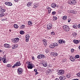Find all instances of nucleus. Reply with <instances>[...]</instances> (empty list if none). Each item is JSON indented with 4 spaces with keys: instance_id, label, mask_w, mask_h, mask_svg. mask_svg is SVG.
<instances>
[{
    "instance_id": "obj_48",
    "label": "nucleus",
    "mask_w": 80,
    "mask_h": 80,
    "mask_svg": "<svg viewBox=\"0 0 80 80\" xmlns=\"http://www.w3.org/2000/svg\"><path fill=\"white\" fill-rule=\"evenodd\" d=\"M15 67H17V66L15 64L14 65L12 66V68H15Z\"/></svg>"
},
{
    "instance_id": "obj_64",
    "label": "nucleus",
    "mask_w": 80,
    "mask_h": 80,
    "mask_svg": "<svg viewBox=\"0 0 80 80\" xmlns=\"http://www.w3.org/2000/svg\"><path fill=\"white\" fill-rule=\"evenodd\" d=\"M38 80H41V79H39Z\"/></svg>"
},
{
    "instance_id": "obj_21",
    "label": "nucleus",
    "mask_w": 80,
    "mask_h": 80,
    "mask_svg": "<svg viewBox=\"0 0 80 80\" xmlns=\"http://www.w3.org/2000/svg\"><path fill=\"white\" fill-rule=\"evenodd\" d=\"M4 15H5V14H4V13H0V17H3Z\"/></svg>"
},
{
    "instance_id": "obj_23",
    "label": "nucleus",
    "mask_w": 80,
    "mask_h": 80,
    "mask_svg": "<svg viewBox=\"0 0 80 80\" xmlns=\"http://www.w3.org/2000/svg\"><path fill=\"white\" fill-rule=\"evenodd\" d=\"M53 44H54V47H58V44L56 42H54L53 43Z\"/></svg>"
},
{
    "instance_id": "obj_56",
    "label": "nucleus",
    "mask_w": 80,
    "mask_h": 80,
    "mask_svg": "<svg viewBox=\"0 0 80 80\" xmlns=\"http://www.w3.org/2000/svg\"><path fill=\"white\" fill-rule=\"evenodd\" d=\"M65 43V41H63V43Z\"/></svg>"
},
{
    "instance_id": "obj_37",
    "label": "nucleus",
    "mask_w": 80,
    "mask_h": 80,
    "mask_svg": "<svg viewBox=\"0 0 80 80\" xmlns=\"http://www.w3.org/2000/svg\"><path fill=\"white\" fill-rule=\"evenodd\" d=\"M52 14L53 15H55V14H56V12H54V11L52 12Z\"/></svg>"
},
{
    "instance_id": "obj_33",
    "label": "nucleus",
    "mask_w": 80,
    "mask_h": 80,
    "mask_svg": "<svg viewBox=\"0 0 80 80\" xmlns=\"http://www.w3.org/2000/svg\"><path fill=\"white\" fill-rule=\"evenodd\" d=\"M43 65L45 67H46V66H47V64L46 63H43Z\"/></svg>"
},
{
    "instance_id": "obj_30",
    "label": "nucleus",
    "mask_w": 80,
    "mask_h": 80,
    "mask_svg": "<svg viewBox=\"0 0 80 80\" xmlns=\"http://www.w3.org/2000/svg\"><path fill=\"white\" fill-rule=\"evenodd\" d=\"M79 58L80 57H79V55H77L75 56V58Z\"/></svg>"
},
{
    "instance_id": "obj_62",
    "label": "nucleus",
    "mask_w": 80,
    "mask_h": 80,
    "mask_svg": "<svg viewBox=\"0 0 80 80\" xmlns=\"http://www.w3.org/2000/svg\"><path fill=\"white\" fill-rule=\"evenodd\" d=\"M15 2H18V0H14Z\"/></svg>"
},
{
    "instance_id": "obj_12",
    "label": "nucleus",
    "mask_w": 80,
    "mask_h": 80,
    "mask_svg": "<svg viewBox=\"0 0 80 80\" xmlns=\"http://www.w3.org/2000/svg\"><path fill=\"white\" fill-rule=\"evenodd\" d=\"M15 64H16V67H18V66H20V65H21V63L20 62H17Z\"/></svg>"
},
{
    "instance_id": "obj_6",
    "label": "nucleus",
    "mask_w": 80,
    "mask_h": 80,
    "mask_svg": "<svg viewBox=\"0 0 80 80\" xmlns=\"http://www.w3.org/2000/svg\"><path fill=\"white\" fill-rule=\"evenodd\" d=\"M71 5H72L73 4H75L76 3V1L75 0H71L68 2Z\"/></svg>"
},
{
    "instance_id": "obj_9",
    "label": "nucleus",
    "mask_w": 80,
    "mask_h": 80,
    "mask_svg": "<svg viewBox=\"0 0 80 80\" xmlns=\"http://www.w3.org/2000/svg\"><path fill=\"white\" fill-rule=\"evenodd\" d=\"M69 13H76L77 12L75 10H70L68 11Z\"/></svg>"
},
{
    "instance_id": "obj_10",
    "label": "nucleus",
    "mask_w": 80,
    "mask_h": 80,
    "mask_svg": "<svg viewBox=\"0 0 80 80\" xmlns=\"http://www.w3.org/2000/svg\"><path fill=\"white\" fill-rule=\"evenodd\" d=\"M4 47H5L6 48H10V46L8 45V44H5L4 45Z\"/></svg>"
},
{
    "instance_id": "obj_52",
    "label": "nucleus",
    "mask_w": 80,
    "mask_h": 80,
    "mask_svg": "<svg viewBox=\"0 0 80 80\" xmlns=\"http://www.w3.org/2000/svg\"><path fill=\"white\" fill-rule=\"evenodd\" d=\"M38 74V72H36L35 75H37Z\"/></svg>"
},
{
    "instance_id": "obj_63",
    "label": "nucleus",
    "mask_w": 80,
    "mask_h": 80,
    "mask_svg": "<svg viewBox=\"0 0 80 80\" xmlns=\"http://www.w3.org/2000/svg\"><path fill=\"white\" fill-rule=\"evenodd\" d=\"M79 49L80 50V46H79Z\"/></svg>"
},
{
    "instance_id": "obj_11",
    "label": "nucleus",
    "mask_w": 80,
    "mask_h": 80,
    "mask_svg": "<svg viewBox=\"0 0 80 80\" xmlns=\"http://www.w3.org/2000/svg\"><path fill=\"white\" fill-rule=\"evenodd\" d=\"M59 78L60 80H65V77H63V76H60L59 77Z\"/></svg>"
},
{
    "instance_id": "obj_41",
    "label": "nucleus",
    "mask_w": 80,
    "mask_h": 80,
    "mask_svg": "<svg viewBox=\"0 0 80 80\" xmlns=\"http://www.w3.org/2000/svg\"><path fill=\"white\" fill-rule=\"evenodd\" d=\"M29 40V39L28 38H26V42H28Z\"/></svg>"
},
{
    "instance_id": "obj_57",
    "label": "nucleus",
    "mask_w": 80,
    "mask_h": 80,
    "mask_svg": "<svg viewBox=\"0 0 80 80\" xmlns=\"http://www.w3.org/2000/svg\"><path fill=\"white\" fill-rule=\"evenodd\" d=\"M2 59L1 58H0V62H1V61H2Z\"/></svg>"
},
{
    "instance_id": "obj_2",
    "label": "nucleus",
    "mask_w": 80,
    "mask_h": 80,
    "mask_svg": "<svg viewBox=\"0 0 80 80\" xmlns=\"http://www.w3.org/2000/svg\"><path fill=\"white\" fill-rule=\"evenodd\" d=\"M63 28L66 32H69L70 30V28L68 26L65 25L63 26Z\"/></svg>"
},
{
    "instance_id": "obj_28",
    "label": "nucleus",
    "mask_w": 80,
    "mask_h": 80,
    "mask_svg": "<svg viewBox=\"0 0 80 80\" xmlns=\"http://www.w3.org/2000/svg\"><path fill=\"white\" fill-rule=\"evenodd\" d=\"M28 24L29 25H32V21H29L28 22Z\"/></svg>"
},
{
    "instance_id": "obj_3",
    "label": "nucleus",
    "mask_w": 80,
    "mask_h": 80,
    "mask_svg": "<svg viewBox=\"0 0 80 80\" xmlns=\"http://www.w3.org/2000/svg\"><path fill=\"white\" fill-rule=\"evenodd\" d=\"M45 55L43 54H40L38 56V59H42V58H45Z\"/></svg>"
},
{
    "instance_id": "obj_31",
    "label": "nucleus",
    "mask_w": 80,
    "mask_h": 80,
    "mask_svg": "<svg viewBox=\"0 0 80 80\" xmlns=\"http://www.w3.org/2000/svg\"><path fill=\"white\" fill-rule=\"evenodd\" d=\"M26 38H30V35L28 34H27L26 36Z\"/></svg>"
},
{
    "instance_id": "obj_42",
    "label": "nucleus",
    "mask_w": 80,
    "mask_h": 80,
    "mask_svg": "<svg viewBox=\"0 0 80 80\" xmlns=\"http://www.w3.org/2000/svg\"><path fill=\"white\" fill-rule=\"evenodd\" d=\"M62 62H66V59H65V58L63 59L62 60Z\"/></svg>"
},
{
    "instance_id": "obj_34",
    "label": "nucleus",
    "mask_w": 80,
    "mask_h": 80,
    "mask_svg": "<svg viewBox=\"0 0 80 80\" xmlns=\"http://www.w3.org/2000/svg\"><path fill=\"white\" fill-rule=\"evenodd\" d=\"M73 27L74 28H75V29H76V28H77V26L75 25H74L73 26Z\"/></svg>"
},
{
    "instance_id": "obj_59",
    "label": "nucleus",
    "mask_w": 80,
    "mask_h": 80,
    "mask_svg": "<svg viewBox=\"0 0 80 80\" xmlns=\"http://www.w3.org/2000/svg\"><path fill=\"white\" fill-rule=\"evenodd\" d=\"M55 80H59L58 79V78H56V79H55Z\"/></svg>"
},
{
    "instance_id": "obj_40",
    "label": "nucleus",
    "mask_w": 80,
    "mask_h": 80,
    "mask_svg": "<svg viewBox=\"0 0 80 80\" xmlns=\"http://www.w3.org/2000/svg\"><path fill=\"white\" fill-rule=\"evenodd\" d=\"M51 35H55V32H52L51 33Z\"/></svg>"
},
{
    "instance_id": "obj_50",
    "label": "nucleus",
    "mask_w": 80,
    "mask_h": 80,
    "mask_svg": "<svg viewBox=\"0 0 80 80\" xmlns=\"http://www.w3.org/2000/svg\"><path fill=\"white\" fill-rule=\"evenodd\" d=\"M50 28H50V27H48V26L47 28V29H48V30H50Z\"/></svg>"
},
{
    "instance_id": "obj_13",
    "label": "nucleus",
    "mask_w": 80,
    "mask_h": 80,
    "mask_svg": "<svg viewBox=\"0 0 80 80\" xmlns=\"http://www.w3.org/2000/svg\"><path fill=\"white\" fill-rule=\"evenodd\" d=\"M42 42L44 43V46L46 47V46L47 45V41L46 40H43Z\"/></svg>"
},
{
    "instance_id": "obj_44",
    "label": "nucleus",
    "mask_w": 80,
    "mask_h": 80,
    "mask_svg": "<svg viewBox=\"0 0 80 80\" xmlns=\"http://www.w3.org/2000/svg\"><path fill=\"white\" fill-rule=\"evenodd\" d=\"M11 67V65L10 64H8L7 65V67Z\"/></svg>"
},
{
    "instance_id": "obj_47",
    "label": "nucleus",
    "mask_w": 80,
    "mask_h": 80,
    "mask_svg": "<svg viewBox=\"0 0 80 80\" xmlns=\"http://www.w3.org/2000/svg\"><path fill=\"white\" fill-rule=\"evenodd\" d=\"M53 56L54 57H55V56H56V52L53 53Z\"/></svg>"
},
{
    "instance_id": "obj_25",
    "label": "nucleus",
    "mask_w": 80,
    "mask_h": 80,
    "mask_svg": "<svg viewBox=\"0 0 80 80\" xmlns=\"http://www.w3.org/2000/svg\"><path fill=\"white\" fill-rule=\"evenodd\" d=\"M67 18V16H64L63 17L62 19L63 20H65Z\"/></svg>"
},
{
    "instance_id": "obj_51",
    "label": "nucleus",
    "mask_w": 80,
    "mask_h": 80,
    "mask_svg": "<svg viewBox=\"0 0 80 80\" xmlns=\"http://www.w3.org/2000/svg\"><path fill=\"white\" fill-rule=\"evenodd\" d=\"M78 27L79 28H80V24H79L78 26Z\"/></svg>"
},
{
    "instance_id": "obj_36",
    "label": "nucleus",
    "mask_w": 80,
    "mask_h": 80,
    "mask_svg": "<svg viewBox=\"0 0 80 80\" xmlns=\"http://www.w3.org/2000/svg\"><path fill=\"white\" fill-rule=\"evenodd\" d=\"M53 20H57V17H53Z\"/></svg>"
},
{
    "instance_id": "obj_7",
    "label": "nucleus",
    "mask_w": 80,
    "mask_h": 80,
    "mask_svg": "<svg viewBox=\"0 0 80 80\" xmlns=\"http://www.w3.org/2000/svg\"><path fill=\"white\" fill-rule=\"evenodd\" d=\"M19 38H18L12 39V41L13 43H17L18 42Z\"/></svg>"
},
{
    "instance_id": "obj_29",
    "label": "nucleus",
    "mask_w": 80,
    "mask_h": 80,
    "mask_svg": "<svg viewBox=\"0 0 80 80\" xmlns=\"http://www.w3.org/2000/svg\"><path fill=\"white\" fill-rule=\"evenodd\" d=\"M24 28H25V25H22L20 27V28H21V29H23Z\"/></svg>"
},
{
    "instance_id": "obj_24",
    "label": "nucleus",
    "mask_w": 80,
    "mask_h": 80,
    "mask_svg": "<svg viewBox=\"0 0 80 80\" xmlns=\"http://www.w3.org/2000/svg\"><path fill=\"white\" fill-rule=\"evenodd\" d=\"M14 28H18V26L16 24H15L14 25Z\"/></svg>"
},
{
    "instance_id": "obj_14",
    "label": "nucleus",
    "mask_w": 80,
    "mask_h": 80,
    "mask_svg": "<svg viewBox=\"0 0 80 80\" xmlns=\"http://www.w3.org/2000/svg\"><path fill=\"white\" fill-rule=\"evenodd\" d=\"M49 47L50 48H54V47H55V46H54L53 43L51 44L49 46Z\"/></svg>"
},
{
    "instance_id": "obj_49",
    "label": "nucleus",
    "mask_w": 80,
    "mask_h": 80,
    "mask_svg": "<svg viewBox=\"0 0 80 80\" xmlns=\"http://www.w3.org/2000/svg\"><path fill=\"white\" fill-rule=\"evenodd\" d=\"M34 71L35 72H37V69H34Z\"/></svg>"
},
{
    "instance_id": "obj_53",
    "label": "nucleus",
    "mask_w": 80,
    "mask_h": 80,
    "mask_svg": "<svg viewBox=\"0 0 80 80\" xmlns=\"http://www.w3.org/2000/svg\"><path fill=\"white\" fill-rule=\"evenodd\" d=\"M32 60H34V59H35V58H34V57H32Z\"/></svg>"
},
{
    "instance_id": "obj_17",
    "label": "nucleus",
    "mask_w": 80,
    "mask_h": 80,
    "mask_svg": "<svg viewBox=\"0 0 80 80\" xmlns=\"http://www.w3.org/2000/svg\"><path fill=\"white\" fill-rule=\"evenodd\" d=\"M34 8H37L38 7V4H36V3H35L34 4Z\"/></svg>"
},
{
    "instance_id": "obj_43",
    "label": "nucleus",
    "mask_w": 80,
    "mask_h": 80,
    "mask_svg": "<svg viewBox=\"0 0 80 80\" xmlns=\"http://www.w3.org/2000/svg\"><path fill=\"white\" fill-rule=\"evenodd\" d=\"M8 3H9L8 2H5V5H8Z\"/></svg>"
},
{
    "instance_id": "obj_61",
    "label": "nucleus",
    "mask_w": 80,
    "mask_h": 80,
    "mask_svg": "<svg viewBox=\"0 0 80 80\" xmlns=\"http://www.w3.org/2000/svg\"><path fill=\"white\" fill-rule=\"evenodd\" d=\"M72 80H79L78 79H73Z\"/></svg>"
},
{
    "instance_id": "obj_18",
    "label": "nucleus",
    "mask_w": 80,
    "mask_h": 80,
    "mask_svg": "<svg viewBox=\"0 0 80 80\" xmlns=\"http://www.w3.org/2000/svg\"><path fill=\"white\" fill-rule=\"evenodd\" d=\"M6 60V59L5 58H3L2 59L3 62L4 63H7V60Z\"/></svg>"
},
{
    "instance_id": "obj_38",
    "label": "nucleus",
    "mask_w": 80,
    "mask_h": 80,
    "mask_svg": "<svg viewBox=\"0 0 80 80\" xmlns=\"http://www.w3.org/2000/svg\"><path fill=\"white\" fill-rule=\"evenodd\" d=\"M12 3L11 2H9L8 6H12Z\"/></svg>"
},
{
    "instance_id": "obj_35",
    "label": "nucleus",
    "mask_w": 80,
    "mask_h": 80,
    "mask_svg": "<svg viewBox=\"0 0 80 80\" xmlns=\"http://www.w3.org/2000/svg\"><path fill=\"white\" fill-rule=\"evenodd\" d=\"M77 75L78 77H80V72H79L77 74Z\"/></svg>"
},
{
    "instance_id": "obj_22",
    "label": "nucleus",
    "mask_w": 80,
    "mask_h": 80,
    "mask_svg": "<svg viewBox=\"0 0 80 80\" xmlns=\"http://www.w3.org/2000/svg\"><path fill=\"white\" fill-rule=\"evenodd\" d=\"M52 9L50 8H48V13L50 14V12H51V10Z\"/></svg>"
},
{
    "instance_id": "obj_45",
    "label": "nucleus",
    "mask_w": 80,
    "mask_h": 80,
    "mask_svg": "<svg viewBox=\"0 0 80 80\" xmlns=\"http://www.w3.org/2000/svg\"><path fill=\"white\" fill-rule=\"evenodd\" d=\"M71 52H72V53H73V52H74V49H71Z\"/></svg>"
},
{
    "instance_id": "obj_60",
    "label": "nucleus",
    "mask_w": 80,
    "mask_h": 80,
    "mask_svg": "<svg viewBox=\"0 0 80 80\" xmlns=\"http://www.w3.org/2000/svg\"><path fill=\"white\" fill-rule=\"evenodd\" d=\"M9 31L10 32H12V30L10 29V30H9Z\"/></svg>"
},
{
    "instance_id": "obj_5",
    "label": "nucleus",
    "mask_w": 80,
    "mask_h": 80,
    "mask_svg": "<svg viewBox=\"0 0 80 80\" xmlns=\"http://www.w3.org/2000/svg\"><path fill=\"white\" fill-rule=\"evenodd\" d=\"M64 71L63 70H60L58 73V75H63L64 74Z\"/></svg>"
},
{
    "instance_id": "obj_26",
    "label": "nucleus",
    "mask_w": 80,
    "mask_h": 80,
    "mask_svg": "<svg viewBox=\"0 0 80 80\" xmlns=\"http://www.w3.org/2000/svg\"><path fill=\"white\" fill-rule=\"evenodd\" d=\"M70 74L69 73H68L66 75V77L68 78H70Z\"/></svg>"
},
{
    "instance_id": "obj_27",
    "label": "nucleus",
    "mask_w": 80,
    "mask_h": 80,
    "mask_svg": "<svg viewBox=\"0 0 80 80\" xmlns=\"http://www.w3.org/2000/svg\"><path fill=\"white\" fill-rule=\"evenodd\" d=\"M47 26L50 27V28H51L52 27V25H51V24H49L47 25Z\"/></svg>"
},
{
    "instance_id": "obj_46",
    "label": "nucleus",
    "mask_w": 80,
    "mask_h": 80,
    "mask_svg": "<svg viewBox=\"0 0 80 80\" xmlns=\"http://www.w3.org/2000/svg\"><path fill=\"white\" fill-rule=\"evenodd\" d=\"M59 43H60V44H62V40L60 39L59 40Z\"/></svg>"
},
{
    "instance_id": "obj_8",
    "label": "nucleus",
    "mask_w": 80,
    "mask_h": 80,
    "mask_svg": "<svg viewBox=\"0 0 80 80\" xmlns=\"http://www.w3.org/2000/svg\"><path fill=\"white\" fill-rule=\"evenodd\" d=\"M51 6L52 8H55V7H58V5H57V4L55 3H52V4Z\"/></svg>"
},
{
    "instance_id": "obj_32",
    "label": "nucleus",
    "mask_w": 80,
    "mask_h": 80,
    "mask_svg": "<svg viewBox=\"0 0 80 80\" xmlns=\"http://www.w3.org/2000/svg\"><path fill=\"white\" fill-rule=\"evenodd\" d=\"M20 34H21V35H22L24 33V32H23V31H21L20 32Z\"/></svg>"
},
{
    "instance_id": "obj_4",
    "label": "nucleus",
    "mask_w": 80,
    "mask_h": 80,
    "mask_svg": "<svg viewBox=\"0 0 80 80\" xmlns=\"http://www.w3.org/2000/svg\"><path fill=\"white\" fill-rule=\"evenodd\" d=\"M22 72H23V69L21 68H19L18 69V73L21 74Z\"/></svg>"
},
{
    "instance_id": "obj_54",
    "label": "nucleus",
    "mask_w": 80,
    "mask_h": 80,
    "mask_svg": "<svg viewBox=\"0 0 80 80\" xmlns=\"http://www.w3.org/2000/svg\"><path fill=\"white\" fill-rule=\"evenodd\" d=\"M63 41L62 40L61 44H62V43L63 44Z\"/></svg>"
},
{
    "instance_id": "obj_58",
    "label": "nucleus",
    "mask_w": 80,
    "mask_h": 80,
    "mask_svg": "<svg viewBox=\"0 0 80 80\" xmlns=\"http://www.w3.org/2000/svg\"><path fill=\"white\" fill-rule=\"evenodd\" d=\"M68 22H70V19L68 20Z\"/></svg>"
},
{
    "instance_id": "obj_16",
    "label": "nucleus",
    "mask_w": 80,
    "mask_h": 80,
    "mask_svg": "<svg viewBox=\"0 0 80 80\" xmlns=\"http://www.w3.org/2000/svg\"><path fill=\"white\" fill-rule=\"evenodd\" d=\"M74 43L76 44L78 43H79V41L78 40H73Z\"/></svg>"
},
{
    "instance_id": "obj_39",
    "label": "nucleus",
    "mask_w": 80,
    "mask_h": 80,
    "mask_svg": "<svg viewBox=\"0 0 80 80\" xmlns=\"http://www.w3.org/2000/svg\"><path fill=\"white\" fill-rule=\"evenodd\" d=\"M31 4V3L30 2H28L27 4L28 7H30V6L31 5V4Z\"/></svg>"
},
{
    "instance_id": "obj_15",
    "label": "nucleus",
    "mask_w": 80,
    "mask_h": 80,
    "mask_svg": "<svg viewBox=\"0 0 80 80\" xmlns=\"http://www.w3.org/2000/svg\"><path fill=\"white\" fill-rule=\"evenodd\" d=\"M17 47H18V45H14L12 46V49H15V48H17Z\"/></svg>"
},
{
    "instance_id": "obj_55",
    "label": "nucleus",
    "mask_w": 80,
    "mask_h": 80,
    "mask_svg": "<svg viewBox=\"0 0 80 80\" xmlns=\"http://www.w3.org/2000/svg\"><path fill=\"white\" fill-rule=\"evenodd\" d=\"M58 55V53H57L56 52V56H57Z\"/></svg>"
},
{
    "instance_id": "obj_20",
    "label": "nucleus",
    "mask_w": 80,
    "mask_h": 80,
    "mask_svg": "<svg viewBox=\"0 0 80 80\" xmlns=\"http://www.w3.org/2000/svg\"><path fill=\"white\" fill-rule=\"evenodd\" d=\"M5 11H6V10H5V9H0V12H2V13H3L5 12Z\"/></svg>"
},
{
    "instance_id": "obj_19",
    "label": "nucleus",
    "mask_w": 80,
    "mask_h": 80,
    "mask_svg": "<svg viewBox=\"0 0 80 80\" xmlns=\"http://www.w3.org/2000/svg\"><path fill=\"white\" fill-rule=\"evenodd\" d=\"M70 59L71 61H72V62H74L75 61V58H73V57H71Z\"/></svg>"
},
{
    "instance_id": "obj_1",
    "label": "nucleus",
    "mask_w": 80,
    "mask_h": 80,
    "mask_svg": "<svg viewBox=\"0 0 80 80\" xmlns=\"http://www.w3.org/2000/svg\"><path fill=\"white\" fill-rule=\"evenodd\" d=\"M28 65H27L28 68L29 69H32L33 68V65L30 62H28L27 63Z\"/></svg>"
}]
</instances>
